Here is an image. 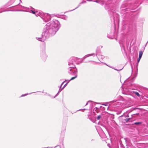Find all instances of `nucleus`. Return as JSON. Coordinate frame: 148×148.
<instances>
[{
  "mask_svg": "<svg viewBox=\"0 0 148 148\" xmlns=\"http://www.w3.org/2000/svg\"><path fill=\"white\" fill-rule=\"evenodd\" d=\"M20 2H21V0H20Z\"/></svg>",
  "mask_w": 148,
  "mask_h": 148,
  "instance_id": "obj_38",
  "label": "nucleus"
},
{
  "mask_svg": "<svg viewBox=\"0 0 148 148\" xmlns=\"http://www.w3.org/2000/svg\"><path fill=\"white\" fill-rule=\"evenodd\" d=\"M143 53V52L142 51H140L139 52V57L141 58L142 56Z\"/></svg>",
  "mask_w": 148,
  "mask_h": 148,
  "instance_id": "obj_10",
  "label": "nucleus"
},
{
  "mask_svg": "<svg viewBox=\"0 0 148 148\" xmlns=\"http://www.w3.org/2000/svg\"><path fill=\"white\" fill-rule=\"evenodd\" d=\"M76 59L75 58H70L68 62L69 67L68 69V73L71 75H75L74 77L71 78L70 80H73L77 77V70L75 65Z\"/></svg>",
  "mask_w": 148,
  "mask_h": 148,
  "instance_id": "obj_2",
  "label": "nucleus"
},
{
  "mask_svg": "<svg viewBox=\"0 0 148 148\" xmlns=\"http://www.w3.org/2000/svg\"><path fill=\"white\" fill-rule=\"evenodd\" d=\"M60 27V23L58 20L53 19L47 23L43 32V35L48 38L56 34Z\"/></svg>",
  "mask_w": 148,
  "mask_h": 148,
  "instance_id": "obj_1",
  "label": "nucleus"
},
{
  "mask_svg": "<svg viewBox=\"0 0 148 148\" xmlns=\"http://www.w3.org/2000/svg\"><path fill=\"white\" fill-rule=\"evenodd\" d=\"M147 42H148V41H147Z\"/></svg>",
  "mask_w": 148,
  "mask_h": 148,
  "instance_id": "obj_42",
  "label": "nucleus"
},
{
  "mask_svg": "<svg viewBox=\"0 0 148 148\" xmlns=\"http://www.w3.org/2000/svg\"><path fill=\"white\" fill-rule=\"evenodd\" d=\"M39 13L40 15V16L42 18L43 20L45 22H46L47 21L50 20L51 16L49 14L42 12H40Z\"/></svg>",
  "mask_w": 148,
  "mask_h": 148,
  "instance_id": "obj_3",
  "label": "nucleus"
},
{
  "mask_svg": "<svg viewBox=\"0 0 148 148\" xmlns=\"http://www.w3.org/2000/svg\"><path fill=\"white\" fill-rule=\"evenodd\" d=\"M141 58H140V57H138V61H137V64H138V63H139V62H140V60L141 59Z\"/></svg>",
  "mask_w": 148,
  "mask_h": 148,
  "instance_id": "obj_17",
  "label": "nucleus"
},
{
  "mask_svg": "<svg viewBox=\"0 0 148 148\" xmlns=\"http://www.w3.org/2000/svg\"><path fill=\"white\" fill-rule=\"evenodd\" d=\"M59 93L58 92V93L54 97V98H55L56 96L57 95H58L59 94Z\"/></svg>",
  "mask_w": 148,
  "mask_h": 148,
  "instance_id": "obj_25",
  "label": "nucleus"
},
{
  "mask_svg": "<svg viewBox=\"0 0 148 148\" xmlns=\"http://www.w3.org/2000/svg\"><path fill=\"white\" fill-rule=\"evenodd\" d=\"M97 3H98V1H95Z\"/></svg>",
  "mask_w": 148,
  "mask_h": 148,
  "instance_id": "obj_34",
  "label": "nucleus"
},
{
  "mask_svg": "<svg viewBox=\"0 0 148 148\" xmlns=\"http://www.w3.org/2000/svg\"><path fill=\"white\" fill-rule=\"evenodd\" d=\"M29 9L31 10V11L32 13L34 14H35L36 16H40V15L39 13L40 12H38V11H36V10L33 8L32 7H30L29 8Z\"/></svg>",
  "mask_w": 148,
  "mask_h": 148,
  "instance_id": "obj_5",
  "label": "nucleus"
},
{
  "mask_svg": "<svg viewBox=\"0 0 148 148\" xmlns=\"http://www.w3.org/2000/svg\"><path fill=\"white\" fill-rule=\"evenodd\" d=\"M78 110V111H79V110Z\"/></svg>",
  "mask_w": 148,
  "mask_h": 148,
  "instance_id": "obj_39",
  "label": "nucleus"
},
{
  "mask_svg": "<svg viewBox=\"0 0 148 148\" xmlns=\"http://www.w3.org/2000/svg\"><path fill=\"white\" fill-rule=\"evenodd\" d=\"M71 80H70L69 81V82H68L66 84H65L64 86L62 88V89H63L64 87H65V86L67 85V84L68 83V82L70 81Z\"/></svg>",
  "mask_w": 148,
  "mask_h": 148,
  "instance_id": "obj_19",
  "label": "nucleus"
},
{
  "mask_svg": "<svg viewBox=\"0 0 148 148\" xmlns=\"http://www.w3.org/2000/svg\"><path fill=\"white\" fill-rule=\"evenodd\" d=\"M89 101H88L87 103L85 105V106H86L87 105V104H88V102H89Z\"/></svg>",
  "mask_w": 148,
  "mask_h": 148,
  "instance_id": "obj_30",
  "label": "nucleus"
},
{
  "mask_svg": "<svg viewBox=\"0 0 148 148\" xmlns=\"http://www.w3.org/2000/svg\"><path fill=\"white\" fill-rule=\"evenodd\" d=\"M104 64H105L106 65H107V66H108L110 67V68H112V69H113V67H112V66H108V65L106 64V63H104Z\"/></svg>",
  "mask_w": 148,
  "mask_h": 148,
  "instance_id": "obj_22",
  "label": "nucleus"
},
{
  "mask_svg": "<svg viewBox=\"0 0 148 148\" xmlns=\"http://www.w3.org/2000/svg\"><path fill=\"white\" fill-rule=\"evenodd\" d=\"M64 82H63L62 83V84H61V86H60V88H61V87L62 86V85L63 84H64Z\"/></svg>",
  "mask_w": 148,
  "mask_h": 148,
  "instance_id": "obj_26",
  "label": "nucleus"
},
{
  "mask_svg": "<svg viewBox=\"0 0 148 148\" xmlns=\"http://www.w3.org/2000/svg\"><path fill=\"white\" fill-rule=\"evenodd\" d=\"M125 117H129V115L128 114L127 116H125Z\"/></svg>",
  "mask_w": 148,
  "mask_h": 148,
  "instance_id": "obj_29",
  "label": "nucleus"
},
{
  "mask_svg": "<svg viewBox=\"0 0 148 148\" xmlns=\"http://www.w3.org/2000/svg\"><path fill=\"white\" fill-rule=\"evenodd\" d=\"M40 57L43 60H46L47 57V56L45 51H42L41 53Z\"/></svg>",
  "mask_w": 148,
  "mask_h": 148,
  "instance_id": "obj_4",
  "label": "nucleus"
},
{
  "mask_svg": "<svg viewBox=\"0 0 148 148\" xmlns=\"http://www.w3.org/2000/svg\"><path fill=\"white\" fill-rule=\"evenodd\" d=\"M102 46H101V48H102Z\"/></svg>",
  "mask_w": 148,
  "mask_h": 148,
  "instance_id": "obj_41",
  "label": "nucleus"
},
{
  "mask_svg": "<svg viewBox=\"0 0 148 148\" xmlns=\"http://www.w3.org/2000/svg\"><path fill=\"white\" fill-rule=\"evenodd\" d=\"M103 105H105V106H107L108 105L107 104H106H106H103Z\"/></svg>",
  "mask_w": 148,
  "mask_h": 148,
  "instance_id": "obj_28",
  "label": "nucleus"
},
{
  "mask_svg": "<svg viewBox=\"0 0 148 148\" xmlns=\"http://www.w3.org/2000/svg\"><path fill=\"white\" fill-rule=\"evenodd\" d=\"M115 70L117 71H120V70H121H121H117V69H114Z\"/></svg>",
  "mask_w": 148,
  "mask_h": 148,
  "instance_id": "obj_31",
  "label": "nucleus"
},
{
  "mask_svg": "<svg viewBox=\"0 0 148 148\" xmlns=\"http://www.w3.org/2000/svg\"><path fill=\"white\" fill-rule=\"evenodd\" d=\"M55 146V148H56V147H57V146Z\"/></svg>",
  "mask_w": 148,
  "mask_h": 148,
  "instance_id": "obj_36",
  "label": "nucleus"
},
{
  "mask_svg": "<svg viewBox=\"0 0 148 148\" xmlns=\"http://www.w3.org/2000/svg\"><path fill=\"white\" fill-rule=\"evenodd\" d=\"M89 57V55L88 54H87L86 56H85L84 57V59L86 58H87V57Z\"/></svg>",
  "mask_w": 148,
  "mask_h": 148,
  "instance_id": "obj_18",
  "label": "nucleus"
},
{
  "mask_svg": "<svg viewBox=\"0 0 148 148\" xmlns=\"http://www.w3.org/2000/svg\"><path fill=\"white\" fill-rule=\"evenodd\" d=\"M135 94L137 96H138V97H140V94L138 92H135Z\"/></svg>",
  "mask_w": 148,
  "mask_h": 148,
  "instance_id": "obj_15",
  "label": "nucleus"
},
{
  "mask_svg": "<svg viewBox=\"0 0 148 148\" xmlns=\"http://www.w3.org/2000/svg\"><path fill=\"white\" fill-rule=\"evenodd\" d=\"M48 147H45V148H48Z\"/></svg>",
  "mask_w": 148,
  "mask_h": 148,
  "instance_id": "obj_40",
  "label": "nucleus"
},
{
  "mask_svg": "<svg viewBox=\"0 0 148 148\" xmlns=\"http://www.w3.org/2000/svg\"><path fill=\"white\" fill-rule=\"evenodd\" d=\"M11 0L12 1H13V2H14V1H15V0Z\"/></svg>",
  "mask_w": 148,
  "mask_h": 148,
  "instance_id": "obj_35",
  "label": "nucleus"
},
{
  "mask_svg": "<svg viewBox=\"0 0 148 148\" xmlns=\"http://www.w3.org/2000/svg\"><path fill=\"white\" fill-rule=\"evenodd\" d=\"M85 2H85V1L84 2H82V3H80V4H82V3H85Z\"/></svg>",
  "mask_w": 148,
  "mask_h": 148,
  "instance_id": "obj_32",
  "label": "nucleus"
},
{
  "mask_svg": "<svg viewBox=\"0 0 148 148\" xmlns=\"http://www.w3.org/2000/svg\"><path fill=\"white\" fill-rule=\"evenodd\" d=\"M28 94H26L22 95H21V97H22L25 96L27 95Z\"/></svg>",
  "mask_w": 148,
  "mask_h": 148,
  "instance_id": "obj_20",
  "label": "nucleus"
},
{
  "mask_svg": "<svg viewBox=\"0 0 148 148\" xmlns=\"http://www.w3.org/2000/svg\"><path fill=\"white\" fill-rule=\"evenodd\" d=\"M79 6H80V5L78 7H77L76 8H75V9H73V10H70V11H73V10H75V9H77V8H78V7Z\"/></svg>",
  "mask_w": 148,
  "mask_h": 148,
  "instance_id": "obj_23",
  "label": "nucleus"
},
{
  "mask_svg": "<svg viewBox=\"0 0 148 148\" xmlns=\"http://www.w3.org/2000/svg\"><path fill=\"white\" fill-rule=\"evenodd\" d=\"M89 56H96V54L93 53H91V54H88Z\"/></svg>",
  "mask_w": 148,
  "mask_h": 148,
  "instance_id": "obj_16",
  "label": "nucleus"
},
{
  "mask_svg": "<svg viewBox=\"0 0 148 148\" xmlns=\"http://www.w3.org/2000/svg\"><path fill=\"white\" fill-rule=\"evenodd\" d=\"M122 117V121L123 123L127 122L132 119V118H126V117H125V116H123Z\"/></svg>",
  "mask_w": 148,
  "mask_h": 148,
  "instance_id": "obj_7",
  "label": "nucleus"
},
{
  "mask_svg": "<svg viewBox=\"0 0 148 148\" xmlns=\"http://www.w3.org/2000/svg\"><path fill=\"white\" fill-rule=\"evenodd\" d=\"M63 89H62H62H61V88H60V89L59 90V91H58V92L60 93V92H61V91H62V90Z\"/></svg>",
  "mask_w": 148,
  "mask_h": 148,
  "instance_id": "obj_21",
  "label": "nucleus"
},
{
  "mask_svg": "<svg viewBox=\"0 0 148 148\" xmlns=\"http://www.w3.org/2000/svg\"><path fill=\"white\" fill-rule=\"evenodd\" d=\"M103 116V114H101L100 115H98L96 119L97 120H99Z\"/></svg>",
  "mask_w": 148,
  "mask_h": 148,
  "instance_id": "obj_9",
  "label": "nucleus"
},
{
  "mask_svg": "<svg viewBox=\"0 0 148 148\" xmlns=\"http://www.w3.org/2000/svg\"><path fill=\"white\" fill-rule=\"evenodd\" d=\"M28 9H25V10H18V11H23V12H30L29 11L27 10Z\"/></svg>",
  "mask_w": 148,
  "mask_h": 148,
  "instance_id": "obj_13",
  "label": "nucleus"
},
{
  "mask_svg": "<svg viewBox=\"0 0 148 148\" xmlns=\"http://www.w3.org/2000/svg\"><path fill=\"white\" fill-rule=\"evenodd\" d=\"M97 109V108L96 107L94 109V110H93V113H94V115H96V113H98V112L97 111H96V110Z\"/></svg>",
  "mask_w": 148,
  "mask_h": 148,
  "instance_id": "obj_11",
  "label": "nucleus"
},
{
  "mask_svg": "<svg viewBox=\"0 0 148 148\" xmlns=\"http://www.w3.org/2000/svg\"><path fill=\"white\" fill-rule=\"evenodd\" d=\"M96 56L100 61H101V59H103L104 58V56H103L99 54L97 51H96Z\"/></svg>",
  "mask_w": 148,
  "mask_h": 148,
  "instance_id": "obj_8",
  "label": "nucleus"
},
{
  "mask_svg": "<svg viewBox=\"0 0 148 148\" xmlns=\"http://www.w3.org/2000/svg\"><path fill=\"white\" fill-rule=\"evenodd\" d=\"M141 123H142L141 122H137L135 123L134 124L136 125H138L141 124Z\"/></svg>",
  "mask_w": 148,
  "mask_h": 148,
  "instance_id": "obj_14",
  "label": "nucleus"
},
{
  "mask_svg": "<svg viewBox=\"0 0 148 148\" xmlns=\"http://www.w3.org/2000/svg\"><path fill=\"white\" fill-rule=\"evenodd\" d=\"M60 148H64L63 144L62 145V146L60 147Z\"/></svg>",
  "mask_w": 148,
  "mask_h": 148,
  "instance_id": "obj_24",
  "label": "nucleus"
},
{
  "mask_svg": "<svg viewBox=\"0 0 148 148\" xmlns=\"http://www.w3.org/2000/svg\"><path fill=\"white\" fill-rule=\"evenodd\" d=\"M33 93V92H32V93ZM31 93H30L29 94H31Z\"/></svg>",
  "mask_w": 148,
  "mask_h": 148,
  "instance_id": "obj_37",
  "label": "nucleus"
},
{
  "mask_svg": "<svg viewBox=\"0 0 148 148\" xmlns=\"http://www.w3.org/2000/svg\"><path fill=\"white\" fill-rule=\"evenodd\" d=\"M7 11H8V10H5V11H2L0 12V13H1L3 12Z\"/></svg>",
  "mask_w": 148,
  "mask_h": 148,
  "instance_id": "obj_27",
  "label": "nucleus"
},
{
  "mask_svg": "<svg viewBox=\"0 0 148 148\" xmlns=\"http://www.w3.org/2000/svg\"><path fill=\"white\" fill-rule=\"evenodd\" d=\"M108 114V113L107 112H106V115H107Z\"/></svg>",
  "mask_w": 148,
  "mask_h": 148,
  "instance_id": "obj_33",
  "label": "nucleus"
},
{
  "mask_svg": "<svg viewBox=\"0 0 148 148\" xmlns=\"http://www.w3.org/2000/svg\"><path fill=\"white\" fill-rule=\"evenodd\" d=\"M147 42H148V41H147Z\"/></svg>",
  "mask_w": 148,
  "mask_h": 148,
  "instance_id": "obj_43",
  "label": "nucleus"
},
{
  "mask_svg": "<svg viewBox=\"0 0 148 148\" xmlns=\"http://www.w3.org/2000/svg\"><path fill=\"white\" fill-rule=\"evenodd\" d=\"M20 8H22L24 10H25V9H29V8H27L26 7H25L24 6H22L21 5H20Z\"/></svg>",
  "mask_w": 148,
  "mask_h": 148,
  "instance_id": "obj_12",
  "label": "nucleus"
},
{
  "mask_svg": "<svg viewBox=\"0 0 148 148\" xmlns=\"http://www.w3.org/2000/svg\"><path fill=\"white\" fill-rule=\"evenodd\" d=\"M48 38L47 37H46L45 36L43 35V32L42 34V37H36V39L41 41L44 42L46 38Z\"/></svg>",
  "mask_w": 148,
  "mask_h": 148,
  "instance_id": "obj_6",
  "label": "nucleus"
}]
</instances>
